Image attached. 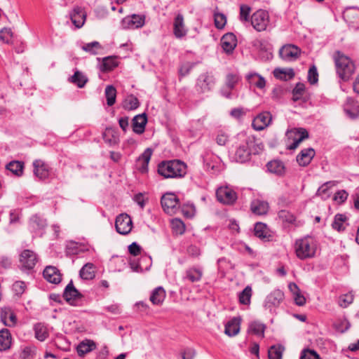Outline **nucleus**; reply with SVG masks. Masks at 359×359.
<instances>
[{
  "mask_svg": "<svg viewBox=\"0 0 359 359\" xmlns=\"http://www.w3.org/2000/svg\"><path fill=\"white\" fill-rule=\"evenodd\" d=\"M238 136L241 142L236 147L233 158L237 162L245 163L250 159L252 154L258 153L259 147L254 136H247L245 134H239Z\"/></svg>",
  "mask_w": 359,
  "mask_h": 359,
  "instance_id": "f257e3e1",
  "label": "nucleus"
},
{
  "mask_svg": "<svg viewBox=\"0 0 359 359\" xmlns=\"http://www.w3.org/2000/svg\"><path fill=\"white\" fill-rule=\"evenodd\" d=\"M333 60L335 65L337 75L344 82L348 81L355 74V65L354 62L339 50L334 52Z\"/></svg>",
  "mask_w": 359,
  "mask_h": 359,
  "instance_id": "f03ea898",
  "label": "nucleus"
},
{
  "mask_svg": "<svg viewBox=\"0 0 359 359\" xmlns=\"http://www.w3.org/2000/svg\"><path fill=\"white\" fill-rule=\"evenodd\" d=\"M187 168V165L180 160L163 161L157 165V172L165 179H177L186 175Z\"/></svg>",
  "mask_w": 359,
  "mask_h": 359,
  "instance_id": "7ed1b4c3",
  "label": "nucleus"
},
{
  "mask_svg": "<svg viewBox=\"0 0 359 359\" xmlns=\"http://www.w3.org/2000/svg\"><path fill=\"white\" fill-rule=\"evenodd\" d=\"M317 248V241L313 237L309 236L296 240L294 243L295 254L301 260L314 257L316 254Z\"/></svg>",
  "mask_w": 359,
  "mask_h": 359,
  "instance_id": "20e7f679",
  "label": "nucleus"
},
{
  "mask_svg": "<svg viewBox=\"0 0 359 359\" xmlns=\"http://www.w3.org/2000/svg\"><path fill=\"white\" fill-rule=\"evenodd\" d=\"M217 201L225 205H233L238 199L237 192L230 186H221L216 189Z\"/></svg>",
  "mask_w": 359,
  "mask_h": 359,
  "instance_id": "39448f33",
  "label": "nucleus"
},
{
  "mask_svg": "<svg viewBox=\"0 0 359 359\" xmlns=\"http://www.w3.org/2000/svg\"><path fill=\"white\" fill-rule=\"evenodd\" d=\"M161 204L163 211L170 215L175 214L180 209V200L172 192L166 193L162 196Z\"/></svg>",
  "mask_w": 359,
  "mask_h": 359,
  "instance_id": "423d86ee",
  "label": "nucleus"
},
{
  "mask_svg": "<svg viewBox=\"0 0 359 359\" xmlns=\"http://www.w3.org/2000/svg\"><path fill=\"white\" fill-rule=\"evenodd\" d=\"M250 22L257 32L265 31L269 23V13L264 10H258L252 15Z\"/></svg>",
  "mask_w": 359,
  "mask_h": 359,
  "instance_id": "0eeeda50",
  "label": "nucleus"
},
{
  "mask_svg": "<svg viewBox=\"0 0 359 359\" xmlns=\"http://www.w3.org/2000/svg\"><path fill=\"white\" fill-rule=\"evenodd\" d=\"M215 79L214 76L209 73L201 74L196 81V90L198 93H205L210 91L214 87Z\"/></svg>",
  "mask_w": 359,
  "mask_h": 359,
  "instance_id": "6e6552de",
  "label": "nucleus"
},
{
  "mask_svg": "<svg viewBox=\"0 0 359 359\" xmlns=\"http://www.w3.org/2000/svg\"><path fill=\"white\" fill-rule=\"evenodd\" d=\"M38 255L35 252L31 250H24L20 255V263L22 269L32 270L38 262Z\"/></svg>",
  "mask_w": 359,
  "mask_h": 359,
  "instance_id": "1a4fd4ad",
  "label": "nucleus"
},
{
  "mask_svg": "<svg viewBox=\"0 0 359 359\" xmlns=\"http://www.w3.org/2000/svg\"><path fill=\"white\" fill-rule=\"evenodd\" d=\"M46 225V220L38 215H33L29 221V229L34 236H42Z\"/></svg>",
  "mask_w": 359,
  "mask_h": 359,
  "instance_id": "9d476101",
  "label": "nucleus"
},
{
  "mask_svg": "<svg viewBox=\"0 0 359 359\" xmlns=\"http://www.w3.org/2000/svg\"><path fill=\"white\" fill-rule=\"evenodd\" d=\"M116 231L122 235L129 233L133 227V222L130 217L127 214H121L117 216L115 222Z\"/></svg>",
  "mask_w": 359,
  "mask_h": 359,
  "instance_id": "9b49d317",
  "label": "nucleus"
},
{
  "mask_svg": "<svg viewBox=\"0 0 359 359\" xmlns=\"http://www.w3.org/2000/svg\"><path fill=\"white\" fill-rule=\"evenodd\" d=\"M283 299V292L278 289L274 290L267 295L264 302V307L271 311L273 309L278 307Z\"/></svg>",
  "mask_w": 359,
  "mask_h": 359,
  "instance_id": "f8f14e48",
  "label": "nucleus"
},
{
  "mask_svg": "<svg viewBox=\"0 0 359 359\" xmlns=\"http://www.w3.org/2000/svg\"><path fill=\"white\" fill-rule=\"evenodd\" d=\"M63 297L70 305L76 306V302L81 299L83 295L74 287L72 280H71L65 288Z\"/></svg>",
  "mask_w": 359,
  "mask_h": 359,
  "instance_id": "ddd939ff",
  "label": "nucleus"
},
{
  "mask_svg": "<svg viewBox=\"0 0 359 359\" xmlns=\"http://www.w3.org/2000/svg\"><path fill=\"white\" fill-rule=\"evenodd\" d=\"M188 29L184 24V16L181 13H178L173 21V34L175 38L181 39L187 34Z\"/></svg>",
  "mask_w": 359,
  "mask_h": 359,
  "instance_id": "4468645a",
  "label": "nucleus"
},
{
  "mask_svg": "<svg viewBox=\"0 0 359 359\" xmlns=\"http://www.w3.org/2000/svg\"><path fill=\"white\" fill-rule=\"evenodd\" d=\"M145 22V17L142 15L133 14L123 18L122 25L125 29H137L142 27Z\"/></svg>",
  "mask_w": 359,
  "mask_h": 359,
  "instance_id": "2eb2a0df",
  "label": "nucleus"
},
{
  "mask_svg": "<svg viewBox=\"0 0 359 359\" xmlns=\"http://www.w3.org/2000/svg\"><path fill=\"white\" fill-rule=\"evenodd\" d=\"M300 49L292 44L283 46L279 50L280 57L285 60H294L300 55Z\"/></svg>",
  "mask_w": 359,
  "mask_h": 359,
  "instance_id": "dca6fc26",
  "label": "nucleus"
},
{
  "mask_svg": "<svg viewBox=\"0 0 359 359\" xmlns=\"http://www.w3.org/2000/svg\"><path fill=\"white\" fill-rule=\"evenodd\" d=\"M272 119L271 114L268 111H264L259 114L252 121V126L257 131L266 128L271 123Z\"/></svg>",
  "mask_w": 359,
  "mask_h": 359,
  "instance_id": "f3484780",
  "label": "nucleus"
},
{
  "mask_svg": "<svg viewBox=\"0 0 359 359\" xmlns=\"http://www.w3.org/2000/svg\"><path fill=\"white\" fill-rule=\"evenodd\" d=\"M344 111L351 119L354 120L359 117V104L352 97H347L344 104Z\"/></svg>",
  "mask_w": 359,
  "mask_h": 359,
  "instance_id": "a211bd4d",
  "label": "nucleus"
},
{
  "mask_svg": "<svg viewBox=\"0 0 359 359\" xmlns=\"http://www.w3.org/2000/svg\"><path fill=\"white\" fill-rule=\"evenodd\" d=\"M43 278L50 283L58 284L62 280L59 269L53 266H48L43 271Z\"/></svg>",
  "mask_w": 359,
  "mask_h": 359,
  "instance_id": "6ab92c4d",
  "label": "nucleus"
},
{
  "mask_svg": "<svg viewBox=\"0 0 359 359\" xmlns=\"http://www.w3.org/2000/svg\"><path fill=\"white\" fill-rule=\"evenodd\" d=\"M203 274V269L198 266H194L188 268L183 276L184 280H187L190 283L199 282L202 279Z\"/></svg>",
  "mask_w": 359,
  "mask_h": 359,
  "instance_id": "aec40b11",
  "label": "nucleus"
},
{
  "mask_svg": "<svg viewBox=\"0 0 359 359\" xmlns=\"http://www.w3.org/2000/svg\"><path fill=\"white\" fill-rule=\"evenodd\" d=\"M34 173L40 180H46L50 175L48 165L42 160L37 159L33 163Z\"/></svg>",
  "mask_w": 359,
  "mask_h": 359,
  "instance_id": "412c9836",
  "label": "nucleus"
},
{
  "mask_svg": "<svg viewBox=\"0 0 359 359\" xmlns=\"http://www.w3.org/2000/svg\"><path fill=\"white\" fill-rule=\"evenodd\" d=\"M0 318L4 325L8 327H13L17 323L16 316L9 307L1 309Z\"/></svg>",
  "mask_w": 359,
  "mask_h": 359,
  "instance_id": "4be33fe9",
  "label": "nucleus"
},
{
  "mask_svg": "<svg viewBox=\"0 0 359 359\" xmlns=\"http://www.w3.org/2000/svg\"><path fill=\"white\" fill-rule=\"evenodd\" d=\"M104 141L109 146H115L119 143V134L116 129L113 128H106L102 133Z\"/></svg>",
  "mask_w": 359,
  "mask_h": 359,
  "instance_id": "5701e85b",
  "label": "nucleus"
},
{
  "mask_svg": "<svg viewBox=\"0 0 359 359\" xmlns=\"http://www.w3.org/2000/svg\"><path fill=\"white\" fill-rule=\"evenodd\" d=\"M72 23L77 28H81L86 21V14L81 7H75L70 15Z\"/></svg>",
  "mask_w": 359,
  "mask_h": 359,
  "instance_id": "b1692460",
  "label": "nucleus"
},
{
  "mask_svg": "<svg viewBox=\"0 0 359 359\" xmlns=\"http://www.w3.org/2000/svg\"><path fill=\"white\" fill-rule=\"evenodd\" d=\"M147 123L146 114L143 113L134 116L132 121L133 130L137 134H142Z\"/></svg>",
  "mask_w": 359,
  "mask_h": 359,
  "instance_id": "393cba45",
  "label": "nucleus"
},
{
  "mask_svg": "<svg viewBox=\"0 0 359 359\" xmlns=\"http://www.w3.org/2000/svg\"><path fill=\"white\" fill-rule=\"evenodd\" d=\"M316 152L313 148H307L301 151L297 156V161L301 166L308 165L315 156Z\"/></svg>",
  "mask_w": 359,
  "mask_h": 359,
  "instance_id": "a878e982",
  "label": "nucleus"
},
{
  "mask_svg": "<svg viewBox=\"0 0 359 359\" xmlns=\"http://www.w3.org/2000/svg\"><path fill=\"white\" fill-rule=\"evenodd\" d=\"M221 43L226 53H231L237 44L236 37L233 33H227L222 36Z\"/></svg>",
  "mask_w": 359,
  "mask_h": 359,
  "instance_id": "bb28decb",
  "label": "nucleus"
},
{
  "mask_svg": "<svg viewBox=\"0 0 359 359\" xmlns=\"http://www.w3.org/2000/svg\"><path fill=\"white\" fill-rule=\"evenodd\" d=\"M241 321V318L233 317L225 325L224 333L229 337L238 334L240 331Z\"/></svg>",
  "mask_w": 359,
  "mask_h": 359,
  "instance_id": "cd10ccee",
  "label": "nucleus"
},
{
  "mask_svg": "<svg viewBox=\"0 0 359 359\" xmlns=\"http://www.w3.org/2000/svg\"><path fill=\"white\" fill-rule=\"evenodd\" d=\"M269 203L264 201L255 199L251 202L250 209L252 212L257 215H266L269 210Z\"/></svg>",
  "mask_w": 359,
  "mask_h": 359,
  "instance_id": "c85d7f7f",
  "label": "nucleus"
},
{
  "mask_svg": "<svg viewBox=\"0 0 359 359\" xmlns=\"http://www.w3.org/2000/svg\"><path fill=\"white\" fill-rule=\"evenodd\" d=\"M152 149L150 148H147L144 150V151L139 156L137 159V163L140 164L138 170L142 172H147L148 170V165L150 161L151 155H152Z\"/></svg>",
  "mask_w": 359,
  "mask_h": 359,
  "instance_id": "c756f323",
  "label": "nucleus"
},
{
  "mask_svg": "<svg viewBox=\"0 0 359 359\" xmlns=\"http://www.w3.org/2000/svg\"><path fill=\"white\" fill-rule=\"evenodd\" d=\"M255 235L264 241H269L271 237L270 230L266 224L257 222L254 228Z\"/></svg>",
  "mask_w": 359,
  "mask_h": 359,
  "instance_id": "7c9ffc66",
  "label": "nucleus"
},
{
  "mask_svg": "<svg viewBox=\"0 0 359 359\" xmlns=\"http://www.w3.org/2000/svg\"><path fill=\"white\" fill-rule=\"evenodd\" d=\"M12 344V336L10 331L6 328L0 330V351H5L11 348Z\"/></svg>",
  "mask_w": 359,
  "mask_h": 359,
  "instance_id": "2f4dec72",
  "label": "nucleus"
},
{
  "mask_svg": "<svg viewBox=\"0 0 359 359\" xmlns=\"http://www.w3.org/2000/svg\"><path fill=\"white\" fill-rule=\"evenodd\" d=\"M95 348L96 344L93 341L90 339H85L79 344L76 347V351L78 355L81 357H83Z\"/></svg>",
  "mask_w": 359,
  "mask_h": 359,
  "instance_id": "473e14b6",
  "label": "nucleus"
},
{
  "mask_svg": "<svg viewBox=\"0 0 359 359\" xmlns=\"http://www.w3.org/2000/svg\"><path fill=\"white\" fill-rule=\"evenodd\" d=\"M166 293L164 288L161 286L157 287L152 292L149 300L154 305H161L165 298Z\"/></svg>",
  "mask_w": 359,
  "mask_h": 359,
  "instance_id": "72a5a7b5",
  "label": "nucleus"
},
{
  "mask_svg": "<svg viewBox=\"0 0 359 359\" xmlns=\"http://www.w3.org/2000/svg\"><path fill=\"white\" fill-rule=\"evenodd\" d=\"M118 65V58L116 56H108L102 59L100 65V71L102 72H109L112 71Z\"/></svg>",
  "mask_w": 359,
  "mask_h": 359,
  "instance_id": "f704fd0d",
  "label": "nucleus"
},
{
  "mask_svg": "<svg viewBox=\"0 0 359 359\" xmlns=\"http://www.w3.org/2000/svg\"><path fill=\"white\" fill-rule=\"evenodd\" d=\"M80 277L83 280H92L95 276V266L93 263L86 264L79 271Z\"/></svg>",
  "mask_w": 359,
  "mask_h": 359,
  "instance_id": "c9c22d12",
  "label": "nucleus"
},
{
  "mask_svg": "<svg viewBox=\"0 0 359 359\" xmlns=\"http://www.w3.org/2000/svg\"><path fill=\"white\" fill-rule=\"evenodd\" d=\"M336 185V182L330 181L324 183L321 187H320L316 195L321 198V199L325 201L330 197V189L332 187Z\"/></svg>",
  "mask_w": 359,
  "mask_h": 359,
  "instance_id": "e433bc0d",
  "label": "nucleus"
},
{
  "mask_svg": "<svg viewBox=\"0 0 359 359\" xmlns=\"http://www.w3.org/2000/svg\"><path fill=\"white\" fill-rule=\"evenodd\" d=\"M246 79L250 85L255 86L259 89L264 88L266 85V81L264 77L256 73L248 74Z\"/></svg>",
  "mask_w": 359,
  "mask_h": 359,
  "instance_id": "4c0bfd02",
  "label": "nucleus"
},
{
  "mask_svg": "<svg viewBox=\"0 0 359 359\" xmlns=\"http://www.w3.org/2000/svg\"><path fill=\"white\" fill-rule=\"evenodd\" d=\"M268 170L270 172L281 175L285 172L284 163L278 160H274L269 162L266 164Z\"/></svg>",
  "mask_w": 359,
  "mask_h": 359,
  "instance_id": "58836bf2",
  "label": "nucleus"
},
{
  "mask_svg": "<svg viewBox=\"0 0 359 359\" xmlns=\"http://www.w3.org/2000/svg\"><path fill=\"white\" fill-rule=\"evenodd\" d=\"M6 168L15 175L20 177L23 174L24 163L19 161H13L8 163Z\"/></svg>",
  "mask_w": 359,
  "mask_h": 359,
  "instance_id": "ea45409f",
  "label": "nucleus"
},
{
  "mask_svg": "<svg viewBox=\"0 0 359 359\" xmlns=\"http://www.w3.org/2000/svg\"><path fill=\"white\" fill-rule=\"evenodd\" d=\"M252 295V290L251 286L247 285L242 292L238 294V301L241 304L250 305L251 297Z\"/></svg>",
  "mask_w": 359,
  "mask_h": 359,
  "instance_id": "a19ab883",
  "label": "nucleus"
},
{
  "mask_svg": "<svg viewBox=\"0 0 359 359\" xmlns=\"http://www.w3.org/2000/svg\"><path fill=\"white\" fill-rule=\"evenodd\" d=\"M265 329L266 326L264 324L254 321L249 325L248 332L263 338L264 337Z\"/></svg>",
  "mask_w": 359,
  "mask_h": 359,
  "instance_id": "79ce46f5",
  "label": "nucleus"
},
{
  "mask_svg": "<svg viewBox=\"0 0 359 359\" xmlns=\"http://www.w3.org/2000/svg\"><path fill=\"white\" fill-rule=\"evenodd\" d=\"M35 337L41 341H43L48 337V332L47 327L42 323H36L34 327Z\"/></svg>",
  "mask_w": 359,
  "mask_h": 359,
  "instance_id": "37998d69",
  "label": "nucleus"
},
{
  "mask_svg": "<svg viewBox=\"0 0 359 359\" xmlns=\"http://www.w3.org/2000/svg\"><path fill=\"white\" fill-rule=\"evenodd\" d=\"M85 250L82 245L73 241L69 242L66 246V254L69 256L79 255Z\"/></svg>",
  "mask_w": 359,
  "mask_h": 359,
  "instance_id": "c03bdc74",
  "label": "nucleus"
},
{
  "mask_svg": "<svg viewBox=\"0 0 359 359\" xmlns=\"http://www.w3.org/2000/svg\"><path fill=\"white\" fill-rule=\"evenodd\" d=\"M273 74L276 78L283 81L290 80L294 76V72L292 69H276L273 72Z\"/></svg>",
  "mask_w": 359,
  "mask_h": 359,
  "instance_id": "a18cd8bd",
  "label": "nucleus"
},
{
  "mask_svg": "<svg viewBox=\"0 0 359 359\" xmlns=\"http://www.w3.org/2000/svg\"><path fill=\"white\" fill-rule=\"evenodd\" d=\"M284 350V346L280 344L271 346L268 351L269 358L282 359Z\"/></svg>",
  "mask_w": 359,
  "mask_h": 359,
  "instance_id": "49530a36",
  "label": "nucleus"
},
{
  "mask_svg": "<svg viewBox=\"0 0 359 359\" xmlns=\"http://www.w3.org/2000/svg\"><path fill=\"white\" fill-rule=\"evenodd\" d=\"M104 94L107 99V105L109 107L114 105L116 97V88L113 86L109 85L105 88Z\"/></svg>",
  "mask_w": 359,
  "mask_h": 359,
  "instance_id": "de8ad7c7",
  "label": "nucleus"
},
{
  "mask_svg": "<svg viewBox=\"0 0 359 359\" xmlns=\"http://www.w3.org/2000/svg\"><path fill=\"white\" fill-rule=\"evenodd\" d=\"M70 81L76 85L79 88L84 87L88 81L87 77L79 71H76L71 77Z\"/></svg>",
  "mask_w": 359,
  "mask_h": 359,
  "instance_id": "09e8293b",
  "label": "nucleus"
},
{
  "mask_svg": "<svg viewBox=\"0 0 359 359\" xmlns=\"http://www.w3.org/2000/svg\"><path fill=\"white\" fill-rule=\"evenodd\" d=\"M171 226L173 232L177 235H182L186 230L185 224L180 219H172Z\"/></svg>",
  "mask_w": 359,
  "mask_h": 359,
  "instance_id": "8fccbe9b",
  "label": "nucleus"
},
{
  "mask_svg": "<svg viewBox=\"0 0 359 359\" xmlns=\"http://www.w3.org/2000/svg\"><path fill=\"white\" fill-rule=\"evenodd\" d=\"M306 92L305 85L302 83H297L292 90V100L297 102L301 100Z\"/></svg>",
  "mask_w": 359,
  "mask_h": 359,
  "instance_id": "3c124183",
  "label": "nucleus"
},
{
  "mask_svg": "<svg viewBox=\"0 0 359 359\" xmlns=\"http://www.w3.org/2000/svg\"><path fill=\"white\" fill-rule=\"evenodd\" d=\"M239 81L240 76L238 74L234 73L228 74L225 81L226 88L233 90Z\"/></svg>",
  "mask_w": 359,
  "mask_h": 359,
  "instance_id": "603ef678",
  "label": "nucleus"
},
{
  "mask_svg": "<svg viewBox=\"0 0 359 359\" xmlns=\"http://www.w3.org/2000/svg\"><path fill=\"white\" fill-rule=\"evenodd\" d=\"M82 50L92 55H97L98 51L102 49V46L98 41H93L82 46Z\"/></svg>",
  "mask_w": 359,
  "mask_h": 359,
  "instance_id": "864d4df0",
  "label": "nucleus"
},
{
  "mask_svg": "<svg viewBox=\"0 0 359 359\" xmlns=\"http://www.w3.org/2000/svg\"><path fill=\"white\" fill-rule=\"evenodd\" d=\"M346 220V217L342 214H337L334 217V222L332 224V226L334 229L341 231H344L345 227L344 226V222Z\"/></svg>",
  "mask_w": 359,
  "mask_h": 359,
  "instance_id": "5fc2aeb1",
  "label": "nucleus"
},
{
  "mask_svg": "<svg viewBox=\"0 0 359 359\" xmlns=\"http://www.w3.org/2000/svg\"><path fill=\"white\" fill-rule=\"evenodd\" d=\"M251 8L246 4H241L240 6L239 20L242 22H248L250 21V15Z\"/></svg>",
  "mask_w": 359,
  "mask_h": 359,
  "instance_id": "6e6d98bb",
  "label": "nucleus"
},
{
  "mask_svg": "<svg viewBox=\"0 0 359 359\" xmlns=\"http://www.w3.org/2000/svg\"><path fill=\"white\" fill-rule=\"evenodd\" d=\"M140 105L138 99L135 96H130L123 102V106L125 109L134 110L136 109Z\"/></svg>",
  "mask_w": 359,
  "mask_h": 359,
  "instance_id": "4d7b16f0",
  "label": "nucleus"
},
{
  "mask_svg": "<svg viewBox=\"0 0 359 359\" xmlns=\"http://www.w3.org/2000/svg\"><path fill=\"white\" fill-rule=\"evenodd\" d=\"M13 291L18 297H21L27 289V285L24 281L17 280L13 284Z\"/></svg>",
  "mask_w": 359,
  "mask_h": 359,
  "instance_id": "13d9d810",
  "label": "nucleus"
},
{
  "mask_svg": "<svg viewBox=\"0 0 359 359\" xmlns=\"http://www.w3.org/2000/svg\"><path fill=\"white\" fill-rule=\"evenodd\" d=\"M278 217L283 222L293 224L295 221V217L293 214L286 210H281L278 212Z\"/></svg>",
  "mask_w": 359,
  "mask_h": 359,
  "instance_id": "bf43d9fd",
  "label": "nucleus"
},
{
  "mask_svg": "<svg viewBox=\"0 0 359 359\" xmlns=\"http://www.w3.org/2000/svg\"><path fill=\"white\" fill-rule=\"evenodd\" d=\"M309 137V133L307 130H304L302 133V135H300L299 137H298L297 140H294L292 143H288L286 144L287 149L289 150H294L295 149L300 142H302L304 140Z\"/></svg>",
  "mask_w": 359,
  "mask_h": 359,
  "instance_id": "052dcab7",
  "label": "nucleus"
},
{
  "mask_svg": "<svg viewBox=\"0 0 359 359\" xmlns=\"http://www.w3.org/2000/svg\"><path fill=\"white\" fill-rule=\"evenodd\" d=\"M36 354V348L32 346L24 347L20 354L21 359H34Z\"/></svg>",
  "mask_w": 359,
  "mask_h": 359,
  "instance_id": "680f3d73",
  "label": "nucleus"
},
{
  "mask_svg": "<svg viewBox=\"0 0 359 359\" xmlns=\"http://www.w3.org/2000/svg\"><path fill=\"white\" fill-rule=\"evenodd\" d=\"M353 301V295L351 293H347L339 296L338 299V304L342 308H346Z\"/></svg>",
  "mask_w": 359,
  "mask_h": 359,
  "instance_id": "e2e57ef3",
  "label": "nucleus"
},
{
  "mask_svg": "<svg viewBox=\"0 0 359 359\" xmlns=\"http://www.w3.org/2000/svg\"><path fill=\"white\" fill-rule=\"evenodd\" d=\"M214 21H215V27L219 29H222L224 27L226 23V18L224 14L217 13L214 14Z\"/></svg>",
  "mask_w": 359,
  "mask_h": 359,
  "instance_id": "0e129e2a",
  "label": "nucleus"
},
{
  "mask_svg": "<svg viewBox=\"0 0 359 359\" xmlns=\"http://www.w3.org/2000/svg\"><path fill=\"white\" fill-rule=\"evenodd\" d=\"M13 39V32L10 28H3L0 31V40L6 43H11Z\"/></svg>",
  "mask_w": 359,
  "mask_h": 359,
  "instance_id": "69168bd1",
  "label": "nucleus"
},
{
  "mask_svg": "<svg viewBox=\"0 0 359 359\" xmlns=\"http://www.w3.org/2000/svg\"><path fill=\"white\" fill-rule=\"evenodd\" d=\"M308 81L311 84L314 85L318 81V73L317 68L315 65L311 66L308 72Z\"/></svg>",
  "mask_w": 359,
  "mask_h": 359,
  "instance_id": "338daca9",
  "label": "nucleus"
},
{
  "mask_svg": "<svg viewBox=\"0 0 359 359\" xmlns=\"http://www.w3.org/2000/svg\"><path fill=\"white\" fill-rule=\"evenodd\" d=\"M300 359H321L320 355L314 350L304 349L301 353Z\"/></svg>",
  "mask_w": 359,
  "mask_h": 359,
  "instance_id": "774afa93",
  "label": "nucleus"
}]
</instances>
